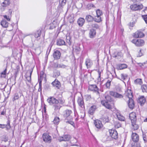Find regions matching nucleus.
I'll return each instance as SVG.
<instances>
[{
	"label": "nucleus",
	"mask_w": 147,
	"mask_h": 147,
	"mask_svg": "<svg viewBox=\"0 0 147 147\" xmlns=\"http://www.w3.org/2000/svg\"><path fill=\"white\" fill-rule=\"evenodd\" d=\"M131 42L136 46L140 47L143 46L144 44V41L141 39L135 38L131 41Z\"/></svg>",
	"instance_id": "obj_1"
},
{
	"label": "nucleus",
	"mask_w": 147,
	"mask_h": 147,
	"mask_svg": "<svg viewBox=\"0 0 147 147\" xmlns=\"http://www.w3.org/2000/svg\"><path fill=\"white\" fill-rule=\"evenodd\" d=\"M88 89L91 91L94 92L96 93V94L98 96L100 95L99 92V89L95 84L89 85Z\"/></svg>",
	"instance_id": "obj_2"
},
{
	"label": "nucleus",
	"mask_w": 147,
	"mask_h": 147,
	"mask_svg": "<svg viewBox=\"0 0 147 147\" xmlns=\"http://www.w3.org/2000/svg\"><path fill=\"white\" fill-rule=\"evenodd\" d=\"M130 8L133 11H138L142 9L143 5L142 4H138L136 3L133 4L130 6Z\"/></svg>",
	"instance_id": "obj_3"
},
{
	"label": "nucleus",
	"mask_w": 147,
	"mask_h": 147,
	"mask_svg": "<svg viewBox=\"0 0 147 147\" xmlns=\"http://www.w3.org/2000/svg\"><path fill=\"white\" fill-rule=\"evenodd\" d=\"M47 100L49 104L51 105H53L59 103V101L53 97H50L47 99Z\"/></svg>",
	"instance_id": "obj_4"
},
{
	"label": "nucleus",
	"mask_w": 147,
	"mask_h": 147,
	"mask_svg": "<svg viewBox=\"0 0 147 147\" xmlns=\"http://www.w3.org/2000/svg\"><path fill=\"white\" fill-rule=\"evenodd\" d=\"M43 141L46 143H50L51 142V137L47 133H44L42 136Z\"/></svg>",
	"instance_id": "obj_5"
},
{
	"label": "nucleus",
	"mask_w": 147,
	"mask_h": 147,
	"mask_svg": "<svg viewBox=\"0 0 147 147\" xmlns=\"http://www.w3.org/2000/svg\"><path fill=\"white\" fill-rule=\"evenodd\" d=\"M71 136L69 135H65L63 136L59 137L58 138V140L60 142L68 141L71 139Z\"/></svg>",
	"instance_id": "obj_6"
},
{
	"label": "nucleus",
	"mask_w": 147,
	"mask_h": 147,
	"mask_svg": "<svg viewBox=\"0 0 147 147\" xmlns=\"http://www.w3.org/2000/svg\"><path fill=\"white\" fill-rule=\"evenodd\" d=\"M109 132L110 136L113 139L116 140L117 138L118 133L116 131L114 130L110 129L109 130Z\"/></svg>",
	"instance_id": "obj_7"
},
{
	"label": "nucleus",
	"mask_w": 147,
	"mask_h": 147,
	"mask_svg": "<svg viewBox=\"0 0 147 147\" xmlns=\"http://www.w3.org/2000/svg\"><path fill=\"white\" fill-rule=\"evenodd\" d=\"M61 55V53L60 51L57 50H54L53 53V56L54 59L58 60L60 59Z\"/></svg>",
	"instance_id": "obj_8"
},
{
	"label": "nucleus",
	"mask_w": 147,
	"mask_h": 147,
	"mask_svg": "<svg viewBox=\"0 0 147 147\" xmlns=\"http://www.w3.org/2000/svg\"><path fill=\"white\" fill-rule=\"evenodd\" d=\"M101 103L102 105L106 108L109 109H112V106L110 103V102L106 101L105 100H103L101 101Z\"/></svg>",
	"instance_id": "obj_9"
},
{
	"label": "nucleus",
	"mask_w": 147,
	"mask_h": 147,
	"mask_svg": "<svg viewBox=\"0 0 147 147\" xmlns=\"http://www.w3.org/2000/svg\"><path fill=\"white\" fill-rule=\"evenodd\" d=\"M109 94L115 98H122L123 97L122 95L113 91H110Z\"/></svg>",
	"instance_id": "obj_10"
},
{
	"label": "nucleus",
	"mask_w": 147,
	"mask_h": 147,
	"mask_svg": "<svg viewBox=\"0 0 147 147\" xmlns=\"http://www.w3.org/2000/svg\"><path fill=\"white\" fill-rule=\"evenodd\" d=\"M125 95L126 96V99L131 98L133 96L132 91L131 90L128 89L125 93Z\"/></svg>",
	"instance_id": "obj_11"
},
{
	"label": "nucleus",
	"mask_w": 147,
	"mask_h": 147,
	"mask_svg": "<svg viewBox=\"0 0 147 147\" xmlns=\"http://www.w3.org/2000/svg\"><path fill=\"white\" fill-rule=\"evenodd\" d=\"M131 139L133 142H138L139 139L138 135L136 133L133 132L131 135Z\"/></svg>",
	"instance_id": "obj_12"
},
{
	"label": "nucleus",
	"mask_w": 147,
	"mask_h": 147,
	"mask_svg": "<svg viewBox=\"0 0 147 147\" xmlns=\"http://www.w3.org/2000/svg\"><path fill=\"white\" fill-rule=\"evenodd\" d=\"M51 84L54 87L57 89H59L61 87L60 83L56 79Z\"/></svg>",
	"instance_id": "obj_13"
},
{
	"label": "nucleus",
	"mask_w": 147,
	"mask_h": 147,
	"mask_svg": "<svg viewBox=\"0 0 147 147\" xmlns=\"http://www.w3.org/2000/svg\"><path fill=\"white\" fill-rule=\"evenodd\" d=\"M128 99V106L130 109H134L135 105L134 101L132 98Z\"/></svg>",
	"instance_id": "obj_14"
},
{
	"label": "nucleus",
	"mask_w": 147,
	"mask_h": 147,
	"mask_svg": "<svg viewBox=\"0 0 147 147\" xmlns=\"http://www.w3.org/2000/svg\"><path fill=\"white\" fill-rule=\"evenodd\" d=\"M32 71L33 69H30L27 72L26 78L29 82H30V81L31 79V76Z\"/></svg>",
	"instance_id": "obj_15"
},
{
	"label": "nucleus",
	"mask_w": 147,
	"mask_h": 147,
	"mask_svg": "<svg viewBox=\"0 0 147 147\" xmlns=\"http://www.w3.org/2000/svg\"><path fill=\"white\" fill-rule=\"evenodd\" d=\"M71 113V111L69 109H67L64 111L63 115L64 117L65 118V120L67 119L68 117L70 116Z\"/></svg>",
	"instance_id": "obj_16"
},
{
	"label": "nucleus",
	"mask_w": 147,
	"mask_h": 147,
	"mask_svg": "<svg viewBox=\"0 0 147 147\" xmlns=\"http://www.w3.org/2000/svg\"><path fill=\"white\" fill-rule=\"evenodd\" d=\"M129 118L131 121V122L136 121V114L134 112H132L129 114Z\"/></svg>",
	"instance_id": "obj_17"
},
{
	"label": "nucleus",
	"mask_w": 147,
	"mask_h": 147,
	"mask_svg": "<svg viewBox=\"0 0 147 147\" xmlns=\"http://www.w3.org/2000/svg\"><path fill=\"white\" fill-rule=\"evenodd\" d=\"M78 103L79 106H80L81 108H84V103L82 98L80 97L78 98Z\"/></svg>",
	"instance_id": "obj_18"
},
{
	"label": "nucleus",
	"mask_w": 147,
	"mask_h": 147,
	"mask_svg": "<svg viewBox=\"0 0 147 147\" xmlns=\"http://www.w3.org/2000/svg\"><path fill=\"white\" fill-rule=\"evenodd\" d=\"M94 124L96 127L98 129L101 128L102 126L101 121L98 120H96L94 121Z\"/></svg>",
	"instance_id": "obj_19"
},
{
	"label": "nucleus",
	"mask_w": 147,
	"mask_h": 147,
	"mask_svg": "<svg viewBox=\"0 0 147 147\" xmlns=\"http://www.w3.org/2000/svg\"><path fill=\"white\" fill-rule=\"evenodd\" d=\"M57 45L59 46L66 45L64 40L61 39H58L57 40Z\"/></svg>",
	"instance_id": "obj_20"
},
{
	"label": "nucleus",
	"mask_w": 147,
	"mask_h": 147,
	"mask_svg": "<svg viewBox=\"0 0 147 147\" xmlns=\"http://www.w3.org/2000/svg\"><path fill=\"white\" fill-rule=\"evenodd\" d=\"M96 31L93 28L91 29L89 33V35L90 38H93L95 37L96 35Z\"/></svg>",
	"instance_id": "obj_21"
},
{
	"label": "nucleus",
	"mask_w": 147,
	"mask_h": 147,
	"mask_svg": "<svg viewBox=\"0 0 147 147\" xmlns=\"http://www.w3.org/2000/svg\"><path fill=\"white\" fill-rule=\"evenodd\" d=\"M85 64L87 68H90L92 65V61L89 59H86L85 61Z\"/></svg>",
	"instance_id": "obj_22"
},
{
	"label": "nucleus",
	"mask_w": 147,
	"mask_h": 147,
	"mask_svg": "<svg viewBox=\"0 0 147 147\" xmlns=\"http://www.w3.org/2000/svg\"><path fill=\"white\" fill-rule=\"evenodd\" d=\"M46 74H45L43 71H41L40 72V78H38V79L40 78V81L41 82L43 80H44L45 81L46 80Z\"/></svg>",
	"instance_id": "obj_23"
},
{
	"label": "nucleus",
	"mask_w": 147,
	"mask_h": 147,
	"mask_svg": "<svg viewBox=\"0 0 147 147\" xmlns=\"http://www.w3.org/2000/svg\"><path fill=\"white\" fill-rule=\"evenodd\" d=\"M96 109V106L95 105H92L89 109L88 111L90 115L93 114Z\"/></svg>",
	"instance_id": "obj_24"
},
{
	"label": "nucleus",
	"mask_w": 147,
	"mask_h": 147,
	"mask_svg": "<svg viewBox=\"0 0 147 147\" xmlns=\"http://www.w3.org/2000/svg\"><path fill=\"white\" fill-rule=\"evenodd\" d=\"M85 22V20L82 18H80L78 20L77 23L80 26H82Z\"/></svg>",
	"instance_id": "obj_25"
},
{
	"label": "nucleus",
	"mask_w": 147,
	"mask_h": 147,
	"mask_svg": "<svg viewBox=\"0 0 147 147\" xmlns=\"http://www.w3.org/2000/svg\"><path fill=\"white\" fill-rule=\"evenodd\" d=\"M146 99L144 96H142L139 98L138 102L141 105H143L145 102Z\"/></svg>",
	"instance_id": "obj_26"
},
{
	"label": "nucleus",
	"mask_w": 147,
	"mask_h": 147,
	"mask_svg": "<svg viewBox=\"0 0 147 147\" xmlns=\"http://www.w3.org/2000/svg\"><path fill=\"white\" fill-rule=\"evenodd\" d=\"M1 24L4 28H7L8 27L9 23L5 20H3L1 22Z\"/></svg>",
	"instance_id": "obj_27"
},
{
	"label": "nucleus",
	"mask_w": 147,
	"mask_h": 147,
	"mask_svg": "<svg viewBox=\"0 0 147 147\" xmlns=\"http://www.w3.org/2000/svg\"><path fill=\"white\" fill-rule=\"evenodd\" d=\"M10 3V0H4L1 3V5L3 7H7L9 5Z\"/></svg>",
	"instance_id": "obj_28"
},
{
	"label": "nucleus",
	"mask_w": 147,
	"mask_h": 147,
	"mask_svg": "<svg viewBox=\"0 0 147 147\" xmlns=\"http://www.w3.org/2000/svg\"><path fill=\"white\" fill-rule=\"evenodd\" d=\"M127 67V65L125 64H120L117 65L118 68L120 69L121 70L126 68Z\"/></svg>",
	"instance_id": "obj_29"
},
{
	"label": "nucleus",
	"mask_w": 147,
	"mask_h": 147,
	"mask_svg": "<svg viewBox=\"0 0 147 147\" xmlns=\"http://www.w3.org/2000/svg\"><path fill=\"white\" fill-rule=\"evenodd\" d=\"M136 121H133L131 122V125L132 126V128L134 130H137L139 128V126L136 123Z\"/></svg>",
	"instance_id": "obj_30"
},
{
	"label": "nucleus",
	"mask_w": 147,
	"mask_h": 147,
	"mask_svg": "<svg viewBox=\"0 0 147 147\" xmlns=\"http://www.w3.org/2000/svg\"><path fill=\"white\" fill-rule=\"evenodd\" d=\"M86 19L88 22H91L94 20V17L90 15H87L86 17Z\"/></svg>",
	"instance_id": "obj_31"
},
{
	"label": "nucleus",
	"mask_w": 147,
	"mask_h": 147,
	"mask_svg": "<svg viewBox=\"0 0 147 147\" xmlns=\"http://www.w3.org/2000/svg\"><path fill=\"white\" fill-rule=\"evenodd\" d=\"M94 20L96 22L99 23L102 20L100 16L96 15L94 18Z\"/></svg>",
	"instance_id": "obj_32"
},
{
	"label": "nucleus",
	"mask_w": 147,
	"mask_h": 147,
	"mask_svg": "<svg viewBox=\"0 0 147 147\" xmlns=\"http://www.w3.org/2000/svg\"><path fill=\"white\" fill-rule=\"evenodd\" d=\"M68 19L70 23H73L74 21V18L73 15H69L68 17Z\"/></svg>",
	"instance_id": "obj_33"
},
{
	"label": "nucleus",
	"mask_w": 147,
	"mask_h": 147,
	"mask_svg": "<svg viewBox=\"0 0 147 147\" xmlns=\"http://www.w3.org/2000/svg\"><path fill=\"white\" fill-rule=\"evenodd\" d=\"M53 106L55 111L57 112H59L61 106L59 105L58 103L57 104H55Z\"/></svg>",
	"instance_id": "obj_34"
},
{
	"label": "nucleus",
	"mask_w": 147,
	"mask_h": 147,
	"mask_svg": "<svg viewBox=\"0 0 147 147\" xmlns=\"http://www.w3.org/2000/svg\"><path fill=\"white\" fill-rule=\"evenodd\" d=\"M116 115L117 117L119 120L121 121H123L124 120V117L123 116H122L119 113H117Z\"/></svg>",
	"instance_id": "obj_35"
},
{
	"label": "nucleus",
	"mask_w": 147,
	"mask_h": 147,
	"mask_svg": "<svg viewBox=\"0 0 147 147\" xmlns=\"http://www.w3.org/2000/svg\"><path fill=\"white\" fill-rule=\"evenodd\" d=\"M131 147H141V146L138 142H134L131 144Z\"/></svg>",
	"instance_id": "obj_36"
},
{
	"label": "nucleus",
	"mask_w": 147,
	"mask_h": 147,
	"mask_svg": "<svg viewBox=\"0 0 147 147\" xmlns=\"http://www.w3.org/2000/svg\"><path fill=\"white\" fill-rule=\"evenodd\" d=\"M142 81L141 79H137L134 81V83L136 84L141 85L142 84Z\"/></svg>",
	"instance_id": "obj_37"
},
{
	"label": "nucleus",
	"mask_w": 147,
	"mask_h": 147,
	"mask_svg": "<svg viewBox=\"0 0 147 147\" xmlns=\"http://www.w3.org/2000/svg\"><path fill=\"white\" fill-rule=\"evenodd\" d=\"M136 64H138L139 66L142 68L146 67H147V62H146L143 63H136Z\"/></svg>",
	"instance_id": "obj_38"
},
{
	"label": "nucleus",
	"mask_w": 147,
	"mask_h": 147,
	"mask_svg": "<svg viewBox=\"0 0 147 147\" xmlns=\"http://www.w3.org/2000/svg\"><path fill=\"white\" fill-rule=\"evenodd\" d=\"M120 77L121 78V80H124L127 78L128 75L126 74L123 73L121 74Z\"/></svg>",
	"instance_id": "obj_39"
},
{
	"label": "nucleus",
	"mask_w": 147,
	"mask_h": 147,
	"mask_svg": "<svg viewBox=\"0 0 147 147\" xmlns=\"http://www.w3.org/2000/svg\"><path fill=\"white\" fill-rule=\"evenodd\" d=\"M73 49L77 53H78L80 50V49L78 45H75Z\"/></svg>",
	"instance_id": "obj_40"
},
{
	"label": "nucleus",
	"mask_w": 147,
	"mask_h": 147,
	"mask_svg": "<svg viewBox=\"0 0 147 147\" xmlns=\"http://www.w3.org/2000/svg\"><path fill=\"white\" fill-rule=\"evenodd\" d=\"M142 92H147V84H144L141 86Z\"/></svg>",
	"instance_id": "obj_41"
},
{
	"label": "nucleus",
	"mask_w": 147,
	"mask_h": 147,
	"mask_svg": "<svg viewBox=\"0 0 147 147\" xmlns=\"http://www.w3.org/2000/svg\"><path fill=\"white\" fill-rule=\"evenodd\" d=\"M60 121V119L58 117H55L53 121V123L56 125L58 124L59 122Z\"/></svg>",
	"instance_id": "obj_42"
},
{
	"label": "nucleus",
	"mask_w": 147,
	"mask_h": 147,
	"mask_svg": "<svg viewBox=\"0 0 147 147\" xmlns=\"http://www.w3.org/2000/svg\"><path fill=\"white\" fill-rule=\"evenodd\" d=\"M114 126L115 128H118L121 127V124L118 121H115L114 122Z\"/></svg>",
	"instance_id": "obj_43"
},
{
	"label": "nucleus",
	"mask_w": 147,
	"mask_h": 147,
	"mask_svg": "<svg viewBox=\"0 0 147 147\" xmlns=\"http://www.w3.org/2000/svg\"><path fill=\"white\" fill-rule=\"evenodd\" d=\"M66 46L68 45L70 46L71 45V42L70 40L71 39L69 36H67L66 38Z\"/></svg>",
	"instance_id": "obj_44"
},
{
	"label": "nucleus",
	"mask_w": 147,
	"mask_h": 147,
	"mask_svg": "<svg viewBox=\"0 0 147 147\" xmlns=\"http://www.w3.org/2000/svg\"><path fill=\"white\" fill-rule=\"evenodd\" d=\"M7 69H5L1 73V78H5V77L6 74Z\"/></svg>",
	"instance_id": "obj_45"
},
{
	"label": "nucleus",
	"mask_w": 147,
	"mask_h": 147,
	"mask_svg": "<svg viewBox=\"0 0 147 147\" xmlns=\"http://www.w3.org/2000/svg\"><path fill=\"white\" fill-rule=\"evenodd\" d=\"M10 121L9 120H8L7 122V124L5 125V127L6 128L7 130H9L11 128V126L10 124Z\"/></svg>",
	"instance_id": "obj_46"
},
{
	"label": "nucleus",
	"mask_w": 147,
	"mask_h": 147,
	"mask_svg": "<svg viewBox=\"0 0 147 147\" xmlns=\"http://www.w3.org/2000/svg\"><path fill=\"white\" fill-rule=\"evenodd\" d=\"M105 98L106 100V101L111 102L112 101V98L109 95H107L105 96Z\"/></svg>",
	"instance_id": "obj_47"
},
{
	"label": "nucleus",
	"mask_w": 147,
	"mask_h": 147,
	"mask_svg": "<svg viewBox=\"0 0 147 147\" xmlns=\"http://www.w3.org/2000/svg\"><path fill=\"white\" fill-rule=\"evenodd\" d=\"M96 14L97 16H100L102 15V11L99 9H98L96 11Z\"/></svg>",
	"instance_id": "obj_48"
},
{
	"label": "nucleus",
	"mask_w": 147,
	"mask_h": 147,
	"mask_svg": "<svg viewBox=\"0 0 147 147\" xmlns=\"http://www.w3.org/2000/svg\"><path fill=\"white\" fill-rule=\"evenodd\" d=\"M60 75V73L59 71H55L54 72L53 76L55 77H58Z\"/></svg>",
	"instance_id": "obj_49"
},
{
	"label": "nucleus",
	"mask_w": 147,
	"mask_h": 147,
	"mask_svg": "<svg viewBox=\"0 0 147 147\" xmlns=\"http://www.w3.org/2000/svg\"><path fill=\"white\" fill-rule=\"evenodd\" d=\"M41 34V32L38 31L35 34V37L36 38H38L40 37Z\"/></svg>",
	"instance_id": "obj_50"
},
{
	"label": "nucleus",
	"mask_w": 147,
	"mask_h": 147,
	"mask_svg": "<svg viewBox=\"0 0 147 147\" xmlns=\"http://www.w3.org/2000/svg\"><path fill=\"white\" fill-rule=\"evenodd\" d=\"M91 26L92 28H95L96 29H98L99 28L98 25L96 23L92 24Z\"/></svg>",
	"instance_id": "obj_51"
},
{
	"label": "nucleus",
	"mask_w": 147,
	"mask_h": 147,
	"mask_svg": "<svg viewBox=\"0 0 147 147\" xmlns=\"http://www.w3.org/2000/svg\"><path fill=\"white\" fill-rule=\"evenodd\" d=\"M111 81L109 80H108L107 82L105 84V85L107 88H109L111 85Z\"/></svg>",
	"instance_id": "obj_52"
},
{
	"label": "nucleus",
	"mask_w": 147,
	"mask_h": 147,
	"mask_svg": "<svg viewBox=\"0 0 147 147\" xmlns=\"http://www.w3.org/2000/svg\"><path fill=\"white\" fill-rule=\"evenodd\" d=\"M138 37L139 38L142 37L144 36L143 33L140 31H138Z\"/></svg>",
	"instance_id": "obj_53"
},
{
	"label": "nucleus",
	"mask_w": 147,
	"mask_h": 147,
	"mask_svg": "<svg viewBox=\"0 0 147 147\" xmlns=\"http://www.w3.org/2000/svg\"><path fill=\"white\" fill-rule=\"evenodd\" d=\"M38 92H40V93H41L42 91V83L41 81H40L39 82V88L38 90Z\"/></svg>",
	"instance_id": "obj_54"
},
{
	"label": "nucleus",
	"mask_w": 147,
	"mask_h": 147,
	"mask_svg": "<svg viewBox=\"0 0 147 147\" xmlns=\"http://www.w3.org/2000/svg\"><path fill=\"white\" fill-rule=\"evenodd\" d=\"M3 17L4 18L7 19V20L9 21H10V19H11V17L10 16H7V15H4L3 16Z\"/></svg>",
	"instance_id": "obj_55"
},
{
	"label": "nucleus",
	"mask_w": 147,
	"mask_h": 147,
	"mask_svg": "<svg viewBox=\"0 0 147 147\" xmlns=\"http://www.w3.org/2000/svg\"><path fill=\"white\" fill-rule=\"evenodd\" d=\"M123 56L122 53L121 52H118L116 55L115 56V57H121Z\"/></svg>",
	"instance_id": "obj_56"
},
{
	"label": "nucleus",
	"mask_w": 147,
	"mask_h": 147,
	"mask_svg": "<svg viewBox=\"0 0 147 147\" xmlns=\"http://www.w3.org/2000/svg\"><path fill=\"white\" fill-rule=\"evenodd\" d=\"M103 120L105 122H108L109 121V118L107 116L103 118Z\"/></svg>",
	"instance_id": "obj_57"
},
{
	"label": "nucleus",
	"mask_w": 147,
	"mask_h": 147,
	"mask_svg": "<svg viewBox=\"0 0 147 147\" xmlns=\"http://www.w3.org/2000/svg\"><path fill=\"white\" fill-rule=\"evenodd\" d=\"M86 99L87 100H89L91 99V96L89 95H87L85 96Z\"/></svg>",
	"instance_id": "obj_58"
},
{
	"label": "nucleus",
	"mask_w": 147,
	"mask_h": 147,
	"mask_svg": "<svg viewBox=\"0 0 147 147\" xmlns=\"http://www.w3.org/2000/svg\"><path fill=\"white\" fill-rule=\"evenodd\" d=\"M8 138L6 136H4L3 137L2 140V141H4L5 142H6L8 141Z\"/></svg>",
	"instance_id": "obj_59"
},
{
	"label": "nucleus",
	"mask_w": 147,
	"mask_h": 147,
	"mask_svg": "<svg viewBox=\"0 0 147 147\" xmlns=\"http://www.w3.org/2000/svg\"><path fill=\"white\" fill-rule=\"evenodd\" d=\"M19 98V97L18 94H16L13 98L14 100L18 99Z\"/></svg>",
	"instance_id": "obj_60"
},
{
	"label": "nucleus",
	"mask_w": 147,
	"mask_h": 147,
	"mask_svg": "<svg viewBox=\"0 0 147 147\" xmlns=\"http://www.w3.org/2000/svg\"><path fill=\"white\" fill-rule=\"evenodd\" d=\"M142 17L146 23L147 24V15L143 16Z\"/></svg>",
	"instance_id": "obj_61"
},
{
	"label": "nucleus",
	"mask_w": 147,
	"mask_h": 147,
	"mask_svg": "<svg viewBox=\"0 0 147 147\" xmlns=\"http://www.w3.org/2000/svg\"><path fill=\"white\" fill-rule=\"evenodd\" d=\"M98 81H100L101 72L99 70H98Z\"/></svg>",
	"instance_id": "obj_62"
},
{
	"label": "nucleus",
	"mask_w": 147,
	"mask_h": 147,
	"mask_svg": "<svg viewBox=\"0 0 147 147\" xmlns=\"http://www.w3.org/2000/svg\"><path fill=\"white\" fill-rule=\"evenodd\" d=\"M66 122L69 123L73 126H74V123L73 121H66Z\"/></svg>",
	"instance_id": "obj_63"
},
{
	"label": "nucleus",
	"mask_w": 147,
	"mask_h": 147,
	"mask_svg": "<svg viewBox=\"0 0 147 147\" xmlns=\"http://www.w3.org/2000/svg\"><path fill=\"white\" fill-rule=\"evenodd\" d=\"M138 31L136 32L135 33H134L133 36L134 37L137 38H138Z\"/></svg>",
	"instance_id": "obj_64"
}]
</instances>
